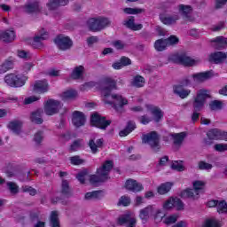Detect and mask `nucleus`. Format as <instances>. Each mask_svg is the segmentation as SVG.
<instances>
[{
	"instance_id": "nucleus-50",
	"label": "nucleus",
	"mask_w": 227,
	"mask_h": 227,
	"mask_svg": "<svg viewBox=\"0 0 227 227\" xmlns=\"http://www.w3.org/2000/svg\"><path fill=\"white\" fill-rule=\"evenodd\" d=\"M209 108L211 111H217L219 109H223V102L219 100H214L209 104Z\"/></svg>"
},
{
	"instance_id": "nucleus-32",
	"label": "nucleus",
	"mask_w": 227,
	"mask_h": 227,
	"mask_svg": "<svg viewBox=\"0 0 227 227\" xmlns=\"http://www.w3.org/2000/svg\"><path fill=\"white\" fill-rule=\"evenodd\" d=\"M211 43H215V49L221 51V49H224V47L227 46V38L224 36H217L215 39H212Z\"/></svg>"
},
{
	"instance_id": "nucleus-16",
	"label": "nucleus",
	"mask_w": 227,
	"mask_h": 227,
	"mask_svg": "<svg viewBox=\"0 0 227 227\" xmlns=\"http://www.w3.org/2000/svg\"><path fill=\"white\" fill-rule=\"evenodd\" d=\"M137 223L136 218L131 217L129 214L123 215L117 219V224L120 226L126 224V227H136Z\"/></svg>"
},
{
	"instance_id": "nucleus-54",
	"label": "nucleus",
	"mask_w": 227,
	"mask_h": 227,
	"mask_svg": "<svg viewBox=\"0 0 227 227\" xmlns=\"http://www.w3.org/2000/svg\"><path fill=\"white\" fill-rule=\"evenodd\" d=\"M64 98H75L77 97V90H70L63 93Z\"/></svg>"
},
{
	"instance_id": "nucleus-24",
	"label": "nucleus",
	"mask_w": 227,
	"mask_h": 227,
	"mask_svg": "<svg viewBox=\"0 0 227 227\" xmlns=\"http://www.w3.org/2000/svg\"><path fill=\"white\" fill-rule=\"evenodd\" d=\"M43 114V110L42 108H38L31 113L30 121H32V123H35L36 125H42V123H43V118L42 117Z\"/></svg>"
},
{
	"instance_id": "nucleus-11",
	"label": "nucleus",
	"mask_w": 227,
	"mask_h": 227,
	"mask_svg": "<svg viewBox=\"0 0 227 227\" xmlns=\"http://www.w3.org/2000/svg\"><path fill=\"white\" fill-rule=\"evenodd\" d=\"M184 202L177 197H170L163 203L164 210H171V208H176V210H184Z\"/></svg>"
},
{
	"instance_id": "nucleus-49",
	"label": "nucleus",
	"mask_w": 227,
	"mask_h": 227,
	"mask_svg": "<svg viewBox=\"0 0 227 227\" xmlns=\"http://www.w3.org/2000/svg\"><path fill=\"white\" fill-rule=\"evenodd\" d=\"M181 198H192L194 200V190L191 188H186L181 192Z\"/></svg>"
},
{
	"instance_id": "nucleus-34",
	"label": "nucleus",
	"mask_w": 227,
	"mask_h": 227,
	"mask_svg": "<svg viewBox=\"0 0 227 227\" xmlns=\"http://www.w3.org/2000/svg\"><path fill=\"white\" fill-rule=\"evenodd\" d=\"M102 198H104V192L102 190L85 193V200H102Z\"/></svg>"
},
{
	"instance_id": "nucleus-53",
	"label": "nucleus",
	"mask_w": 227,
	"mask_h": 227,
	"mask_svg": "<svg viewBox=\"0 0 227 227\" xmlns=\"http://www.w3.org/2000/svg\"><path fill=\"white\" fill-rule=\"evenodd\" d=\"M167 42V45H176L180 39L176 37V35H170L168 38L165 39Z\"/></svg>"
},
{
	"instance_id": "nucleus-40",
	"label": "nucleus",
	"mask_w": 227,
	"mask_h": 227,
	"mask_svg": "<svg viewBox=\"0 0 227 227\" xmlns=\"http://www.w3.org/2000/svg\"><path fill=\"white\" fill-rule=\"evenodd\" d=\"M21 128H22V124L19 121H11L8 124V129H10V130H12V132H14V134H17V135L20 134Z\"/></svg>"
},
{
	"instance_id": "nucleus-33",
	"label": "nucleus",
	"mask_w": 227,
	"mask_h": 227,
	"mask_svg": "<svg viewBox=\"0 0 227 227\" xmlns=\"http://www.w3.org/2000/svg\"><path fill=\"white\" fill-rule=\"evenodd\" d=\"M61 194L65 198H71L72 196V190L70 189V184L68 183V180H62V184H61Z\"/></svg>"
},
{
	"instance_id": "nucleus-5",
	"label": "nucleus",
	"mask_w": 227,
	"mask_h": 227,
	"mask_svg": "<svg viewBox=\"0 0 227 227\" xmlns=\"http://www.w3.org/2000/svg\"><path fill=\"white\" fill-rule=\"evenodd\" d=\"M169 59L176 65H183V67H194L196 65V59L187 56V53L171 55Z\"/></svg>"
},
{
	"instance_id": "nucleus-41",
	"label": "nucleus",
	"mask_w": 227,
	"mask_h": 227,
	"mask_svg": "<svg viewBox=\"0 0 227 227\" xmlns=\"http://www.w3.org/2000/svg\"><path fill=\"white\" fill-rule=\"evenodd\" d=\"M166 47H168V43L166 39H158L154 43V48L158 52H162L163 51H166Z\"/></svg>"
},
{
	"instance_id": "nucleus-26",
	"label": "nucleus",
	"mask_w": 227,
	"mask_h": 227,
	"mask_svg": "<svg viewBox=\"0 0 227 227\" xmlns=\"http://www.w3.org/2000/svg\"><path fill=\"white\" fill-rule=\"evenodd\" d=\"M173 91L175 95L180 97V98H187L191 95V90H184L182 85H174Z\"/></svg>"
},
{
	"instance_id": "nucleus-6",
	"label": "nucleus",
	"mask_w": 227,
	"mask_h": 227,
	"mask_svg": "<svg viewBox=\"0 0 227 227\" xmlns=\"http://www.w3.org/2000/svg\"><path fill=\"white\" fill-rule=\"evenodd\" d=\"M111 125V120H106V117L101 116L98 113H94L90 115V126L106 130Z\"/></svg>"
},
{
	"instance_id": "nucleus-17",
	"label": "nucleus",
	"mask_w": 227,
	"mask_h": 227,
	"mask_svg": "<svg viewBox=\"0 0 227 227\" xmlns=\"http://www.w3.org/2000/svg\"><path fill=\"white\" fill-rule=\"evenodd\" d=\"M112 98L115 100V102L114 103V108L115 109V111H120V109H123V106L129 104V99L123 98V96L120 94H113Z\"/></svg>"
},
{
	"instance_id": "nucleus-46",
	"label": "nucleus",
	"mask_w": 227,
	"mask_h": 227,
	"mask_svg": "<svg viewBox=\"0 0 227 227\" xmlns=\"http://www.w3.org/2000/svg\"><path fill=\"white\" fill-rule=\"evenodd\" d=\"M216 210L218 214H227V203L226 200L218 201V205L216 207Z\"/></svg>"
},
{
	"instance_id": "nucleus-7",
	"label": "nucleus",
	"mask_w": 227,
	"mask_h": 227,
	"mask_svg": "<svg viewBox=\"0 0 227 227\" xmlns=\"http://www.w3.org/2000/svg\"><path fill=\"white\" fill-rule=\"evenodd\" d=\"M27 78L26 76H19L15 74H6L4 82L11 88H22L26 84Z\"/></svg>"
},
{
	"instance_id": "nucleus-9",
	"label": "nucleus",
	"mask_w": 227,
	"mask_h": 227,
	"mask_svg": "<svg viewBox=\"0 0 227 227\" xmlns=\"http://www.w3.org/2000/svg\"><path fill=\"white\" fill-rule=\"evenodd\" d=\"M54 43L57 45L59 51H62V52L72 49V45H74V42H72V39L63 35H57L54 39Z\"/></svg>"
},
{
	"instance_id": "nucleus-56",
	"label": "nucleus",
	"mask_w": 227,
	"mask_h": 227,
	"mask_svg": "<svg viewBox=\"0 0 227 227\" xmlns=\"http://www.w3.org/2000/svg\"><path fill=\"white\" fill-rule=\"evenodd\" d=\"M166 217V213L162 209H158L156 214L154 215L155 221H162L163 218Z\"/></svg>"
},
{
	"instance_id": "nucleus-30",
	"label": "nucleus",
	"mask_w": 227,
	"mask_h": 227,
	"mask_svg": "<svg viewBox=\"0 0 227 227\" xmlns=\"http://www.w3.org/2000/svg\"><path fill=\"white\" fill-rule=\"evenodd\" d=\"M136 122H134L133 121H128L125 129L119 132V136L121 137H126V136H129V134H130V132H132L133 130H136Z\"/></svg>"
},
{
	"instance_id": "nucleus-12",
	"label": "nucleus",
	"mask_w": 227,
	"mask_h": 227,
	"mask_svg": "<svg viewBox=\"0 0 227 227\" xmlns=\"http://www.w3.org/2000/svg\"><path fill=\"white\" fill-rule=\"evenodd\" d=\"M207 136L211 141H227V132L219 129H211Z\"/></svg>"
},
{
	"instance_id": "nucleus-13",
	"label": "nucleus",
	"mask_w": 227,
	"mask_h": 227,
	"mask_svg": "<svg viewBox=\"0 0 227 227\" xmlns=\"http://www.w3.org/2000/svg\"><path fill=\"white\" fill-rule=\"evenodd\" d=\"M72 122L76 129L84 127L86 125V115L81 111H74L72 114Z\"/></svg>"
},
{
	"instance_id": "nucleus-63",
	"label": "nucleus",
	"mask_w": 227,
	"mask_h": 227,
	"mask_svg": "<svg viewBox=\"0 0 227 227\" xmlns=\"http://www.w3.org/2000/svg\"><path fill=\"white\" fill-rule=\"evenodd\" d=\"M177 86H182V88L186 87V86H191V79L189 77H184L179 81V85Z\"/></svg>"
},
{
	"instance_id": "nucleus-39",
	"label": "nucleus",
	"mask_w": 227,
	"mask_h": 227,
	"mask_svg": "<svg viewBox=\"0 0 227 227\" xmlns=\"http://www.w3.org/2000/svg\"><path fill=\"white\" fill-rule=\"evenodd\" d=\"M145 77L137 74L133 78V81L131 82V84L135 87V88H144L145 84Z\"/></svg>"
},
{
	"instance_id": "nucleus-31",
	"label": "nucleus",
	"mask_w": 227,
	"mask_h": 227,
	"mask_svg": "<svg viewBox=\"0 0 227 227\" xmlns=\"http://www.w3.org/2000/svg\"><path fill=\"white\" fill-rule=\"evenodd\" d=\"M151 111V114L153 116V120L156 123H159L160 120L164 118V113L159 106H153L149 108Z\"/></svg>"
},
{
	"instance_id": "nucleus-62",
	"label": "nucleus",
	"mask_w": 227,
	"mask_h": 227,
	"mask_svg": "<svg viewBox=\"0 0 227 227\" xmlns=\"http://www.w3.org/2000/svg\"><path fill=\"white\" fill-rule=\"evenodd\" d=\"M212 164H210V163H207V162H205V161H200L199 162V169H201V170H203V169H207V170H208V169H212Z\"/></svg>"
},
{
	"instance_id": "nucleus-38",
	"label": "nucleus",
	"mask_w": 227,
	"mask_h": 227,
	"mask_svg": "<svg viewBox=\"0 0 227 227\" xmlns=\"http://www.w3.org/2000/svg\"><path fill=\"white\" fill-rule=\"evenodd\" d=\"M13 68V61L10 59H7L0 65V74H6L8 70Z\"/></svg>"
},
{
	"instance_id": "nucleus-48",
	"label": "nucleus",
	"mask_w": 227,
	"mask_h": 227,
	"mask_svg": "<svg viewBox=\"0 0 227 227\" xmlns=\"http://www.w3.org/2000/svg\"><path fill=\"white\" fill-rule=\"evenodd\" d=\"M7 187L11 192V194H19V185H17V184L13 183V182H8L7 183Z\"/></svg>"
},
{
	"instance_id": "nucleus-36",
	"label": "nucleus",
	"mask_w": 227,
	"mask_h": 227,
	"mask_svg": "<svg viewBox=\"0 0 227 227\" xmlns=\"http://www.w3.org/2000/svg\"><path fill=\"white\" fill-rule=\"evenodd\" d=\"M173 187V183L171 182H166L161 184L158 188H157V192L158 194H168L171 191V188Z\"/></svg>"
},
{
	"instance_id": "nucleus-29",
	"label": "nucleus",
	"mask_w": 227,
	"mask_h": 227,
	"mask_svg": "<svg viewBox=\"0 0 227 227\" xmlns=\"http://www.w3.org/2000/svg\"><path fill=\"white\" fill-rule=\"evenodd\" d=\"M187 133L185 132L170 134V137H172L175 146H182V143H184V139H185Z\"/></svg>"
},
{
	"instance_id": "nucleus-61",
	"label": "nucleus",
	"mask_w": 227,
	"mask_h": 227,
	"mask_svg": "<svg viewBox=\"0 0 227 227\" xmlns=\"http://www.w3.org/2000/svg\"><path fill=\"white\" fill-rule=\"evenodd\" d=\"M204 227H219V223L214 219H208L206 221Z\"/></svg>"
},
{
	"instance_id": "nucleus-43",
	"label": "nucleus",
	"mask_w": 227,
	"mask_h": 227,
	"mask_svg": "<svg viewBox=\"0 0 227 227\" xmlns=\"http://www.w3.org/2000/svg\"><path fill=\"white\" fill-rule=\"evenodd\" d=\"M50 221L51 227H60L58 211H51Z\"/></svg>"
},
{
	"instance_id": "nucleus-64",
	"label": "nucleus",
	"mask_w": 227,
	"mask_h": 227,
	"mask_svg": "<svg viewBox=\"0 0 227 227\" xmlns=\"http://www.w3.org/2000/svg\"><path fill=\"white\" fill-rule=\"evenodd\" d=\"M215 152H226L227 151V144H216L215 145Z\"/></svg>"
},
{
	"instance_id": "nucleus-45",
	"label": "nucleus",
	"mask_w": 227,
	"mask_h": 227,
	"mask_svg": "<svg viewBox=\"0 0 227 227\" xmlns=\"http://www.w3.org/2000/svg\"><path fill=\"white\" fill-rule=\"evenodd\" d=\"M193 189L195 191V193L198 195L200 194V192L203 191L205 189V182L196 180L193 182Z\"/></svg>"
},
{
	"instance_id": "nucleus-4",
	"label": "nucleus",
	"mask_w": 227,
	"mask_h": 227,
	"mask_svg": "<svg viewBox=\"0 0 227 227\" xmlns=\"http://www.w3.org/2000/svg\"><path fill=\"white\" fill-rule=\"evenodd\" d=\"M87 26L92 33H98L111 26V20L106 17L90 18L87 20Z\"/></svg>"
},
{
	"instance_id": "nucleus-52",
	"label": "nucleus",
	"mask_w": 227,
	"mask_h": 227,
	"mask_svg": "<svg viewBox=\"0 0 227 227\" xmlns=\"http://www.w3.org/2000/svg\"><path fill=\"white\" fill-rule=\"evenodd\" d=\"M88 175V172L86 171H81L76 175V178L80 184L83 185V184H86V176Z\"/></svg>"
},
{
	"instance_id": "nucleus-14",
	"label": "nucleus",
	"mask_w": 227,
	"mask_h": 227,
	"mask_svg": "<svg viewBox=\"0 0 227 227\" xmlns=\"http://www.w3.org/2000/svg\"><path fill=\"white\" fill-rule=\"evenodd\" d=\"M226 60V52L224 51H215L210 53L208 57L209 63H214L215 65H223Z\"/></svg>"
},
{
	"instance_id": "nucleus-8",
	"label": "nucleus",
	"mask_w": 227,
	"mask_h": 227,
	"mask_svg": "<svg viewBox=\"0 0 227 227\" xmlns=\"http://www.w3.org/2000/svg\"><path fill=\"white\" fill-rule=\"evenodd\" d=\"M101 84H103V91L105 97H109L112 91L118 90V82L111 76H105L101 80Z\"/></svg>"
},
{
	"instance_id": "nucleus-1",
	"label": "nucleus",
	"mask_w": 227,
	"mask_h": 227,
	"mask_svg": "<svg viewBox=\"0 0 227 227\" xmlns=\"http://www.w3.org/2000/svg\"><path fill=\"white\" fill-rule=\"evenodd\" d=\"M114 168V162L113 160H106L103 165L97 169V175H91L90 176V184L91 185H97V184H104L109 180V173Z\"/></svg>"
},
{
	"instance_id": "nucleus-37",
	"label": "nucleus",
	"mask_w": 227,
	"mask_h": 227,
	"mask_svg": "<svg viewBox=\"0 0 227 227\" xmlns=\"http://www.w3.org/2000/svg\"><path fill=\"white\" fill-rule=\"evenodd\" d=\"M160 21L162 24H165V26H171V24H175L176 20L180 19L178 15H174V16H161Z\"/></svg>"
},
{
	"instance_id": "nucleus-15",
	"label": "nucleus",
	"mask_w": 227,
	"mask_h": 227,
	"mask_svg": "<svg viewBox=\"0 0 227 227\" xmlns=\"http://www.w3.org/2000/svg\"><path fill=\"white\" fill-rule=\"evenodd\" d=\"M125 189L131 192H141V191H145V186H143V184L137 183L134 179H128L125 183Z\"/></svg>"
},
{
	"instance_id": "nucleus-20",
	"label": "nucleus",
	"mask_w": 227,
	"mask_h": 227,
	"mask_svg": "<svg viewBox=\"0 0 227 227\" xmlns=\"http://www.w3.org/2000/svg\"><path fill=\"white\" fill-rule=\"evenodd\" d=\"M89 148H90L91 153L96 154L100 152L98 148H103L104 146V138H99L95 142V138H91L88 143Z\"/></svg>"
},
{
	"instance_id": "nucleus-23",
	"label": "nucleus",
	"mask_w": 227,
	"mask_h": 227,
	"mask_svg": "<svg viewBox=\"0 0 227 227\" xmlns=\"http://www.w3.org/2000/svg\"><path fill=\"white\" fill-rule=\"evenodd\" d=\"M41 10L40 2L37 0H29L28 3L25 4V12L27 13H38Z\"/></svg>"
},
{
	"instance_id": "nucleus-10",
	"label": "nucleus",
	"mask_w": 227,
	"mask_h": 227,
	"mask_svg": "<svg viewBox=\"0 0 227 227\" xmlns=\"http://www.w3.org/2000/svg\"><path fill=\"white\" fill-rule=\"evenodd\" d=\"M61 109V102L55 99H48L44 104V113L47 116L58 114Z\"/></svg>"
},
{
	"instance_id": "nucleus-18",
	"label": "nucleus",
	"mask_w": 227,
	"mask_h": 227,
	"mask_svg": "<svg viewBox=\"0 0 227 227\" xmlns=\"http://www.w3.org/2000/svg\"><path fill=\"white\" fill-rule=\"evenodd\" d=\"M192 77L195 82H205V81H208V79H212V77H214V71L210 70L193 74Z\"/></svg>"
},
{
	"instance_id": "nucleus-3",
	"label": "nucleus",
	"mask_w": 227,
	"mask_h": 227,
	"mask_svg": "<svg viewBox=\"0 0 227 227\" xmlns=\"http://www.w3.org/2000/svg\"><path fill=\"white\" fill-rule=\"evenodd\" d=\"M142 142L150 145L154 153L160 152V135L157 131H151L143 135Z\"/></svg>"
},
{
	"instance_id": "nucleus-25",
	"label": "nucleus",
	"mask_w": 227,
	"mask_h": 227,
	"mask_svg": "<svg viewBox=\"0 0 227 227\" xmlns=\"http://www.w3.org/2000/svg\"><path fill=\"white\" fill-rule=\"evenodd\" d=\"M49 38V33L44 32L40 35L35 36L32 42V46L34 49H42L43 47V43H42V40H47Z\"/></svg>"
},
{
	"instance_id": "nucleus-51",
	"label": "nucleus",
	"mask_w": 227,
	"mask_h": 227,
	"mask_svg": "<svg viewBox=\"0 0 227 227\" xmlns=\"http://www.w3.org/2000/svg\"><path fill=\"white\" fill-rule=\"evenodd\" d=\"M178 221V215H172L168 217H166L163 221L165 224H175Z\"/></svg>"
},
{
	"instance_id": "nucleus-57",
	"label": "nucleus",
	"mask_w": 227,
	"mask_h": 227,
	"mask_svg": "<svg viewBox=\"0 0 227 227\" xmlns=\"http://www.w3.org/2000/svg\"><path fill=\"white\" fill-rule=\"evenodd\" d=\"M34 141L37 145H40L42 143V141H43V132L38 131L37 133H35L34 136Z\"/></svg>"
},
{
	"instance_id": "nucleus-21",
	"label": "nucleus",
	"mask_w": 227,
	"mask_h": 227,
	"mask_svg": "<svg viewBox=\"0 0 227 227\" xmlns=\"http://www.w3.org/2000/svg\"><path fill=\"white\" fill-rule=\"evenodd\" d=\"M178 10L181 17H183L184 20H192V19L191 18V13H192V6L179 4Z\"/></svg>"
},
{
	"instance_id": "nucleus-2",
	"label": "nucleus",
	"mask_w": 227,
	"mask_h": 227,
	"mask_svg": "<svg viewBox=\"0 0 227 227\" xmlns=\"http://www.w3.org/2000/svg\"><path fill=\"white\" fill-rule=\"evenodd\" d=\"M209 91L202 89L197 92L196 97L193 100V114H192V121L196 123L200 120V112L205 107V102L207 98H210Z\"/></svg>"
},
{
	"instance_id": "nucleus-28",
	"label": "nucleus",
	"mask_w": 227,
	"mask_h": 227,
	"mask_svg": "<svg viewBox=\"0 0 227 227\" xmlns=\"http://www.w3.org/2000/svg\"><path fill=\"white\" fill-rule=\"evenodd\" d=\"M70 3L69 0H50L47 4L48 10H57L59 6H67Z\"/></svg>"
},
{
	"instance_id": "nucleus-59",
	"label": "nucleus",
	"mask_w": 227,
	"mask_h": 227,
	"mask_svg": "<svg viewBox=\"0 0 227 227\" xmlns=\"http://www.w3.org/2000/svg\"><path fill=\"white\" fill-rule=\"evenodd\" d=\"M39 98H40V97H36V96H31L28 98H26L24 100V105L29 106V104H33V102L38 101Z\"/></svg>"
},
{
	"instance_id": "nucleus-22",
	"label": "nucleus",
	"mask_w": 227,
	"mask_h": 227,
	"mask_svg": "<svg viewBox=\"0 0 227 227\" xmlns=\"http://www.w3.org/2000/svg\"><path fill=\"white\" fill-rule=\"evenodd\" d=\"M125 27L131 31H141L143 29V24H136V18L129 16V18L123 21Z\"/></svg>"
},
{
	"instance_id": "nucleus-58",
	"label": "nucleus",
	"mask_w": 227,
	"mask_h": 227,
	"mask_svg": "<svg viewBox=\"0 0 227 227\" xmlns=\"http://www.w3.org/2000/svg\"><path fill=\"white\" fill-rule=\"evenodd\" d=\"M138 121L142 125H148L152 121V119L147 114L142 115L138 118Z\"/></svg>"
},
{
	"instance_id": "nucleus-55",
	"label": "nucleus",
	"mask_w": 227,
	"mask_h": 227,
	"mask_svg": "<svg viewBox=\"0 0 227 227\" xmlns=\"http://www.w3.org/2000/svg\"><path fill=\"white\" fill-rule=\"evenodd\" d=\"M118 205H122V207H129V205H130V198L128 196H121L119 200Z\"/></svg>"
},
{
	"instance_id": "nucleus-35",
	"label": "nucleus",
	"mask_w": 227,
	"mask_h": 227,
	"mask_svg": "<svg viewBox=\"0 0 227 227\" xmlns=\"http://www.w3.org/2000/svg\"><path fill=\"white\" fill-rule=\"evenodd\" d=\"M84 75V67L83 66H78L74 68V70L71 73V79L77 80L81 79Z\"/></svg>"
},
{
	"instance_id": "nucleus-19",
	"label": "nucleus",
	"mask_w": 227,
	"mask_h": 227,
	"mask_svg": "<svg viewBox=\"0 0 227 227\" xmlns=\"http://www.w3.org/2000/svg\"><path fill=\"white\" fill-rule=\"evenodd\" d=\"M33 90L35 91V93H47V91H49V82L47 80L35 81Z\"/></svg>"
},
{
	"instance_id": "nucleus-60",
	"label": "nucleus",
	"mask_w": 227,
	"mask_h": 227,
	"mask_svg": "<svg viewBox=\"0 0 227 227\" xmlns=\"http://www.w3.org/2000/svg\"><path fill=\"white\" fill-rule=\"evenodd\" d=\"M172 169H175L176 171H184V167L182 163L178 161H174L171 165Z\"/></svg>"
},
{
	"instance_id": "nucleus-44",
	"label": "nucleus",
	"mask_w": 227,
	"mask_h": 227,
	"mask_svg": "<svg viewBox=\"0 0 227 227\" xmlns=\"http://www.w3.org/2000/svg\"><path fill=\"white\" fill-rule=\"evenodd\" d=\"M143 12H145V10L139 8L126 7L123 9V12L126 13V15H137L138 13H143Z\"/></svg>"
},
{
	"instance_id": "nucleus-47",
	"label": "nucleus",
	"mask_w": 227,
	"mask_h": 227,
	"mask_svg": "<svg viewBox=\"0 0 227 227\" xmlns=\"http://www.w3.org/2000/svg\"><path fill=\"white\" fill-rule=\"evenodd\" d=\"M69 160L73 166H81V164H84V160L81 159V156L79 155L70 157Z\"/></svg>"
},
{
	"instance_id": "nucleus-42",
	"label": "nucleus",
	"mask_w": 227,
	"mask_h": 227,
	"mask_svg": "<svg viewBox=\"0 0 227 227\" xmlns=\"http://www.w3.org/2000/svg\"><path fill=\"white\" fill-rule=\"evenodd\" d=\"M153 210V206H147L146 207L140 210L139 217L142 221H148V217L150 215V212Z\"/></svg>"
},
{
	"instance_id": "nucleus-27",
	"label": "nucleus",
	"mask_w": 227,
	"mask_h": 227,
	"mask_svg": "<svg viewBox=\"0 0 227 227\" xmlns=\"http://www.w3.org/2000/svg\"><path fill=\"white\" fill-rule=\"evenodd\" d=\"M15 31L13 30H5L4 32H0V40L5 42L6 43H10L15 40Z\"/></svg>"
}]
</instances>
